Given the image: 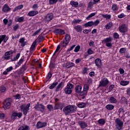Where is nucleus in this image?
I'll use <instances>...</instances> for the list:
<instances>
[{
  "label": "nucleus",
  "instance_id": "nucleus-1",
  "mask_svg": "<svg viewBox=\"0 0 130 130\" xmlns=\"http://www.w3.org/2000/svg\"><path fill=\"white\" fill-rule=\"evenodd\" d=\"M75 112H76V108L75 106L73 105L67 106L63 108V112L65 115H70V114H72Z\"/></svg>",
  "mask_w": 130,
  "mask_h": 130
},
{
  "label": "nucleus",
  "instance_id": "nucleus-2",
  "mask_svg": "<svg viewBox=\"0 0 130 130\" xmlns=\"http://www.w3.org/2000/svg\"><path fill=\"white\" fill-rule=\"evenodd\" d=\"M30 103L27 104L26 106L25 105L22 104L20 106L21 111H22L24 115H27V113H28V111H29V108H30Z\"/></svg>",
  "mask_w": 130,
  "mask_h": 130
},
{
  "label": "nucleus",
  "instance_id": "nucleus-3",
  "mask_svg": "<svg viewBox=\"0 0 130 130\" xmlns=\"http://www.w3.org/2000/svg\"><path fill=\"white\" fill-rule=\"evenodd\" d=\"M112 40H113V38L111 37H109L102 41L103 43H106V46L107 47H111L112 46Z\"/></svg>",
  "mask_w": 130,
  "mask_h": 130
},
{
  "label": "nucleus",
  "instance_id": "nucleus-4",
  "mask_svg": "<svg viewBox=\"0 0 130 130\" xmlns=\"http://www.w3.org/2000/svg\"><path fill=\"white\" fill-rule=\"evenodd\" d=\"M70 41H71V35L66 34L64 37V40L61 41V42L63 44V45L67 47V46H68V44L70 43Z\"/></svg>",
  "mask_w": 130,
  "mask_h": 130
},
{
  "label": "nucleus",
  "instance_id": "nucleus-5",
  "mask_svg": "<svg viewBox=\"0 0 130 130\" xmlns=\"http://www.w3.org/2000/svg\"><path fill=\"white\" fill-rule=\"evenodd\" d=\"M15 53V51H13L12 50L7 51L5 53L4 56L2 57L5 60H9L10 58H11V55Z\"/></svg>",
  "mask_w": 130,
  "mask_h": 130
},
{
  "label": "nucleus",
  "instance_id": "nucleus-6",
  "mask_svg": "<svg viewBox=\"0 0 130 130\" xmlns=\"http://www.w3.org/2000/svg\"><path fill=\"white\" fill-rule=\"evenodd\" d=\"M22 116H23V113L21 112L17 113V112H13L11 116V119L15 121L16 119H17V117H18V118H21Z\"/></svg>",
  "mask_w": 130,
  "mask_h": 130
},
{
  "label": "nucleus",
  "instance_id": "nucleus-7",
  "mask_svg": "<svg viewBox=\"0 0 130 130\" xmlns=\"http://www.w3.org/2000/svg\"><path fill=\"white\" fill-rule=\"evenodd\" d=\"M64 103L61 102H57L55 104L54 109V110H57V109L62 110V109L64 108Z\"/></svg>",
  "mask_w": 130,
  "mask_h": 130
},
{
  "label": "nucleus",
  "instance_id": "nucleus-8",
  "mask_svg": "<svg viewBox=\"0 0 130 130\" xmlns=\"http://www.w3.org/2000/svg\"><path fill=\"white\" fill-rule=\"evenodd\" d=\"M46 126H47V122H46L39 121L37 123L36 127L37 129H39V128H42L43 127H46Z\"/></svg>",
  "mask_w": 130,
  "mask_h": 130
},
{
  "label": "nucleus",
  "instance_id": "nucleus-9",
  "mask_svg": "<svg viewBox=\"0 0 130 130\" xmlns=\"http://www.w3.org/2000/svg\"><path fill=\"white\" fill-rule=\"evenodd\" d=\"M10 99H6V101L3 103V108L5 110L9 109L11 107V105L12 104V102L9 101Z\"/></svg>",
  "mask_w": 130,
  "mask_h": 130
},
{
  "label": "nucleus",
  "instance_id": "nucleus-10",
  "mask_svg": "<svg viewBox=\"0 0 130 130\" xmlns=\"http://www.w3.org/2000/svg\"><path fill=\"white\" fill-rule=\"evenodd\" d=\"M109 84V80L107 78H104L101 80L99 87H106Z\"/></svg>",
  "mask_w": 130,
  "mask_h": 130
},
{
  "label": "nucleus",
  "instance_id": "nucleus-11",
  "mask_svg": "<svg viewBox=\"0 0 130 130\" xmlns=\"http://www.w3.org/2000/svg\"><path fill=\"white\" fill-rule=\"evenodd\" d=\"M60 48L61 49H62L63 48H67V47L63 45V44L61 42H60V44L57 46V48L53 54V56H54L57 52H58V51H59Z\"/></svg>",
  "mask_w": 130,
  "mask_h": 130
},
{
  "label": "nucleus",
  "instance_id": "nucleus-12",
  "mask_svg": "<svg viewBox=\"0 0 130 130\" xmlns=\"http://www.w3.org/2000/svg\"><path fill=\"white\" fill-rule=\"evenodd\" d=\"M53 33L56 34V35H64L66 32L64 30L62 29L61 28H55L53 31Z\"/></svg>",
  "mask_w": 130,
  "mask_h": 130
},
{
  "label": "nucleus",
  "instance_id": "nucleus-13",
  "mask_svg": "<svg viewBox=\"0 0 130 130\" xmlns=\"http://www.w3.org/2000/svg\"><path fill=\"white\" fill-rule=\"evenodd\" d=\"M115 123L119 126V127L117 128L118 130H120L122 128V126H123V122L120 120L119 118L116 119Z\"/></svg>",
  "mask_w": 130,
  "mask_h": 130
},
{
  "label": "nucleus",
  "instance_id": "nucleus-14",
  "mask_svg": "<svg viewBox=\"0 0 130 130\" xmlns=\"http://www.w3.org/2000/svg\"><path fill=\"white\" fill-rule=\"evenodd\" d=\"M38 105H36L35 107V108L38 110V109H40V111L41 112H43L44 111V109H45V106H44V105L42 104H39V103H37Z\"/></svg>",
  "mask_w": 130,
  "mask_h": 130
},
{
  "label": "nucleus",
  "instance_id": "nucleus-15",
  "mask_svg": "<svg viewBox=\"0 0 130 130\" xmlns=\"http://www.w3.org/2000/svg\"><path fill=\"white\" fill-rule=\"evenodd\" d=\"M119 31L121 33H125L127 31V27L125 24H122L119 27Z\"/></svg>",
  "mask_w": 130,
  "mask_h": 130
},
{
  "label": "nucleus",
  "instance_id": "nucleus-16",
  "mask_svg": "<svg viewBox=\"0 0 130 130\" xmlns=\"http://www.w3.org/2000/svg\"><path fill=\"white\" fill-rule=\"evenodd\" d=\"M94 63L95 66L99 68V69H100L102 66V60H101V59L98 58L95 59Z\"/></svg>",
  "mask_w": 130,
  "mask_h": 130
},
{
  "label": "nucleus",
  "instance_id": "nucleus-17",
  "mask_svg": "<svg viewBox=\"0 0 130 130\" xmlns=\"http://www.w3.org/2000/svg\"><path fill=\"white\" fill-rule=\"evenodd\" d=\"M11 11V8L8 5V4H5L4 5L2 11L4 12V13H8Z\"/></svg>",
  "mask_w": 130,
  "mask_h": 130
},
{
  "label": "nucleus",
  "instance_id": "nucleus-18",
  "mask_svg": "<svg viewBox=\"0 0 130 130\" xmlns=\"http://www.w3.org/2000/svg\"><path fill=\"white\" fill-rule=\"evenodd\" d=\"M78 124L80 125L81 128L84 129L88 127L87 123L84 121H80L78 122Z\"/></svg>",
  "mask_w": 130,
  "mask_h": 130
},
{
  "label": "nucleus",
  "instance_id": "nucleus-19",
  "mask_svg": "<svg viewBox=\"0 0 130 130\" xmlns=\"http://www.w3.org/2000/svg\"><path fill=\"white\" fill-rule=\"evenodd\" d=\"M24 59H25V56H22L21 57V59L17 63V65L15 66V70H16L17 69V68H19V67H20L21 66V64L23 63V62H24V61H25Z\"/></svg>",
  "mask_w": 130,
  "mask_h": 130
},
{
  "label": "nucleus",
  "instance_id": "nucleus-20",
  "mask_svg": "<svg viewBox=\"0 0 130 130\" xmlns=\"http://www.w3.org/2000/svg\"><path fill=\"white\" fill-rule=\"evenodd\" d=\"M18 130H30V127L27 124H23L19 126Z\"/></svg>",
  "mask_w": 130,
  "mask_h": 130
},
{
  "label": "nucleus",
  "instance_id": "nucleus-21",
  "mask_svg": "<svg viewBox=\"0 0 130 130\" xmlns=\"http://www.w3.org/2000/svg\"><path fill=\"white\" fill-rule=\"evenodd\" d=\"M45 18L47 21L49 22L50 21H51V20H52L53 19V18H54V16H53V14L50 13V14H48V15H47L45 17Z\"/></svg>",
  "mask_w": 130,
  "mask_h": 130
},
{
  "label": "nucleus",
  "instance_id": "nucleus-22",
  "mask_svg": "<svg viewBox=\"0 0 130 130\" xmlns=\"http://www.w3.org/2000/svg\"><path fill=\"white\" fill-rule=\"evenodd\" d=\"M89 89H90V86L89 84H84L83 86V90L82 93H84L85 94L88 93V91H89Z\"/></svg>",
  "mask_w": 130,
  "mask_h": 130
},
{
  "label": "nucleus",
  "instance_id": "nucleus-23",
  "mask_svg": "<svg viewBox=\"0 0 130 130\" xmlns=\"http://www.w3.org/2000/svg\"><path fill=\"white\" fill-rule=\"evenodd\" d=\"M74 29L77 33H81L82 31H83V27H82V25H78L74 27Z\"/></svg>",
  "mask_w": 130,
  "mask_h": 130
},
{
  "label": "nucleus",
  "instance_id": "nucleus-24",
  "mask_svg": "<svg viewBox=\"0 0 130 130\" xmlns=\"http://www.w3.org/2000/svg\"><path fill=\"white\" fill-rule=\"evenodd\" d=\"M37 14H38V11L32 10V11H29L27 13V16H28V17H34L36 16Z\"/></svg>",
  "mask_w": 130,
  "mask_h": 130
},
{
  "label": "nucleus",
  "instance_id": "nucleus-25",
  "mask_svg": "<svg viewBox=\"0 0 130 130\" xmlns=\"http://www.w3.org/2000/svg\"><path fill=\"white\" fill-rule=\"evenodd\" d=\"M24 19H25L24 16H21L20 17H19V16H17L15 19V22H18L19 23H23L24 22Z\"/></svg>",
  "mask_w": 130,
  "mask_h": 130
},
{
  "label": "nucleus",
  "instance_id": "nucleus-26",
  "mask_svg": "<svg viewBox=\"0 0 130 130\" xmlns=\"http://www.w3.org/2000/svg\"><path fill=\"white\" fill-rule=\"evenodd\" d=\"M121 104H126L127 105V99L125 97L122 96L121 97V99L119 101Z\"/></svg>",
  "mask_w": 130,
  "mask_h": 130
},
{
  "label": "nucleus",
  "instance_id": "nucleus-27",
  "mask_svg": "<svg viewBox=\"0 0 130 130\" xmlns=\"http://www.w3.org/2000/svg\"><path fill=\"white\" fill-rule=\"evenodd\" d=\"M19 43H21L20 46L24 47L26 45V42L25 41V38H21L19 39Z\"/></svg>",
  "mask_w": 130,
  "mask_h": 130
},
{
  "label": "nucleus",
  "instance_id": "nucleus-28",
  "mask_svg": "<svg viewBox=\"0 0 130 130\" xmlns=\"http://www.w3.org/2000/svg\"><path fill=\"white\" fill-rule=\"evenodd\" d=\"M111 9L114 13H116L117 11H118V6H117V4H113L112 6Z\"/></svg>",
  "mask_w": 130,
  "mask_h": 130
},
{
  "label": "nucleus",
  "instance_id": "nucleus-29",
  "mask_svg": "<svg viewBox=\"0 0 130 130\" xmlns=\"http://www.w3.org/2000/svg\"><path fill=\"white\" fill-rule=\"evenodd\" d=\"M52 71H50L49 72V73H48V75H47L45 80H46V82H48V81H49V80H50V79H51L52 77V73L51 72Z\"/></svg>",
  "mask_w": 130,
  "mask_h": 130
},
{
  "label": "nucleus",
  "instance_id": "nucleus-30",
  "mask_svg": "<svg viewBox=\"0 0 130 130\" xmlns=\"http://www.w3.org/2000/svg\"><path fill=\"white\" fill-rule=\"evenodd\" d=\"M23 8H24V5H19L14 8L13 12H17L19 10H22Z\"/></svg>",
  "mask_w": 130,
  "mask_h": 130
},
{
  "label": "nucleus",
  "instance_id": "nucleus-31",
  "mask_svg": "<svg viewBox=\"0 0 130 130\" xmlns=\"http://www.w3.org/2000/svg\"><path fill=\"white\" fill-rule=\"evenodd\" d=\"M70 5L73 8H78L79 7V3L78 2L71 1Z\"/></svg>",
  "mask_w": 130,
  "mask_h": 130
},
{
  "label": "nucleus",
  "instance_id": "nucleus-32",
  "mask_svg": "<svg viewBox=\"0 0 130 130\" xmlns=\"http://www.w3.org/2000/svg\"><path fill=\"white\" fill-rule=\"evenodd\" d=\"M82 86L81 85H77L75 87V92L76 93H82Z\"/></svg>",
  "mask_w": 130,
  "mask_h": 130
},
{
  "label": "nucleus",
  "instance_id": "nucleus-33",
  "mask_svg": "<svg viewBox=\"0 0 130 130\" xmlns=\"http://www.w3.org/2000/svg\"><path fill=\"white\" fill-rule=\"evenodd\" d=\"M109 102L111 104H116L117 103V100L115 99L114 96H111L109 100Z\"/></svg>",
  "mask_w": 130,
  "mask_h": 130
},
{
  "label": "nucleus",
  "instance_id": "nucleus-34",
  "mask_svg": "<svg viewBox=\"0 0 130 130\" xmlns=\"http://www.w3.org/2000/svg\"><path fill=\"white\" fill-rule=\"evenodd\" d=\"M105 108L107 110H113L114 109V106L112 104H108L106 106Z\"/></svg>",
  "mask_w": 130,
  "mask_h": 130
},
{
  "label": "nucleus",
  "instance_id": "nucleus-35",
  "mask_svg": "<svg viewBox=\"0 0 130 130\" xmlns=\"http://www.w3.org/2000/svg\"><path fill=\"white\" fill-rule=\"evenodd\" d=\"M58 85V82H54L50 86H49V89L50 90H52L53 89H54L56 86Z\"/></svg>",
  "mask_w": 130,
  "mask_h": 130
},
{
  "label": "nucleus",
  "instance_id": "nucleus-36",
  "mask_svg": "<svg viewBox=\"0 0 130 130\" xmlns=\"http://www.w3.org/2000/svg\"><path fill=\"white\" fill-rule=\"evenodd\" d=\"M84 26L85 28H87V27H92V26H93V21H88V22L85 23L84 24Z\"/></svg>",
  "mask_w": 130,
  "mask_h": 130
},
{
  "label": "nucleus",
  "instance_id": "nucleus-37",
  "mask_svg": "<svg viewBox=\"0 0 130 130\" xmlns=\"http://www.w3.org/2000/svg\"><path fill=\"white\" fill-rule=\"evenodd\" d=\"M63 85V82H60L56 87V89L55 90V92H58V91L60 90V88H61V86H62Z\"/></svg>",
  "mask_w": 130,
  "mask_h": 130
},
{
  "label": "nucleus",
  "instance_id": "nucleus-38",
  "mask_svg": "<svg viewBox=\"0 0 130 130\" xmlns=\"http://www.w3.org/2000/svg\"><path fill=\"white\" fill-rule=\"evenodd\" d=\"M129 84V81L121 80L120 82L121 86H127Z\"/></svg>",
  "mask_w": 130,
  "mask_h": 130
},
{
  "label": "nucleus",
  "instance_id": "nucleus-39",
  "mask_svg": "<svg viewBox=\"0 0 130 130\" xmlns=\"http://www.w3.org/2000/svg\"><path fill=\"white\" fill-rule=\"evenodd\" d=\"M98 122L99 124H101V125H104V124H105V123H106V121H105V119L103 118H101L98 120Z\"/></svg>",
  "mask_w": 130,
  "mask_h": 130
},
{
  "label": "nucleus",
  "instance_id": "nucleus-40",
  "mask_svg": "<svg viewBox=\"0 0 130 130\" xmlns=\"http://www.w3.org/2000/svg\"><path fill=\"white\" fill-rule=\"evenodd\" d=\"M74 85L73 84H72L70 82H68L65 88H66L67 89H69L70 90H73V88H74Z\"/></svg>",
  "mask_w": 130,
  "mask_h": 130
},
{
  "label": "nucleus",
  "instance_id": "nucleus-41",
  "mask_svg": "<svg viewBox=\"0 0 130 130\" xmlns=\"http://www.w3.org/2000/svg\"><path fill=\"white\" fill-rule=\"evenodd\" d=\"M113 26V23H112V22H110L105 25L106 29H107V30H109V29H110V28H111Z\"/></svg>",
  "mask_w": 130,
  "mask_h": 130
},
{
  "label": "nucleus",
  "instance_id": "nucleus-42",
  "mask_svg": "<svg viewBox=\"0 0 130 130\" xmlns=\"http://www.w3.org/2000/svg\"><path fill=\"white\" fill-rule=\"evenodd\" d=\"M64 92L67 95H70L73 93V89H70L65 87Z\"/></svg>",
  "mask_w": 130,
  "mask_h": 130
},
{
  "label": "nucleus",
  "instance_id": "nucleus-43",
  "mask_svg": "<svg viewBox=\"0 0 130 130\" xmlns=\"http://www.w3.org/2000/svg\"><path fill=\"white\" fill-rule=\"evenodd\" d=\"M102 17L106 19V20H110V19H111V15L110 14H102Z\"/></svg>",
  "mask_w": 130,
  "mask_h": 130
},
{
  "label": "nucleus",
  "instance_id": "nucleus-44",
  "mask_svg": "<svg viewBox=\"0 0 130 130\" xmlns=\"http://www.w3.org/2000/svg\"><path fill=\"white\" fill-rule=\"evenodd\" d=\"M66 66L67 69H70V68H73L75 66V64L72 62H69L66 63Z\"/></svg>",
  "mask_w": 130,
  "mask_h": 130
},
{
  "label": "nucleus",
  "instance_id": "nucleus-45",
  "mask_svg": "<svg viewBox=\"0 0 130 130\" xmlns=\"http://www.w3.org/2000/svg\"><path fill=\"white\" fill-rule=\"evenodd\" d=\"M86 105H87L86 103H81L78 104L77 106L79 108H85V107H86Z\"/></svg>",
  "mask_w": 130,
  "mask_h": 130
},
{
  "label": "nucleus",
  "instance_id": "nucleus-46",
  "mask_svg": "<svg viewBox=\"0 0 130 130\" xmlns=\"http://www.w3.org/2000/svg\"><path fill=\"white\" fill-rule=\"evenodd\" d=\"M35 47H36V41H35L31 44V47L30 48V51H33Z\"/></svg>",
  "mask_w": 130,
  "mask_h": 130
},
{
  "label": "nucleus",
  "instance_id": "nucleus-47",
  "mask_svg": "<svg viewBox=\"0 0 130 130\" xmlns=\"http://www.w3.org/2000/svg\"><path fill=\"white\" fill-rule=\"evenodd\" d=\"M125 51H126V48H121L120 49L119 52L121 54H122V53H125Z\"/></svg>",
  "mask_w": 130,
  "mask_h": 130
},
{
  "label": "nucleus",
  "instance_id": "nucleus-48",
  "mask_svg": "<svg viewBox=\"0 0 130 130\" xmlns=\"http://www.w3.org/2000/svg\"><path fill=\"white\" fill-rule=\"evenodd\" d=\"M7 90V88L5 87L4 86H1L0 87V91L1 93H4V92H6V90Z\"/></svg>",
  "mask_w": 130,
  "mask_h": 130
},
{
  "label": "nucleus",
  "instance_id": "nucleus-49",
  "mask_svg": "<svg viewBox=\"0 0 130 130\" xmlns=\"http://www.w3.org/2000/svg\"><path fill=\"white\" fill-rule=\"evenodd\" d=\"M87 95V94H84V92H81L80 94V98L81 99H82L83 100H84V99H86V95Z\"/></svg>",
  "mask_w": 130,
  "mask_h": 130
},
{
  "label": "nucleus",
  "instance_id": "nucleus-50",
  "mask_svg": "<svg viewBox=\"0 0 130 130\" xmlns=\"http://www.w3.org/2000/svg\"><path fill=\"white\" fill-rule=\"evenodd\" d=\"M42 30V28H39L38 30H37L32 34V36H37V35H38V34L40 33V31H41Z\"/></svg>",
  "mask_w": 130,
  "mask_h": 130
},
{
  "label": "nucleus",
  "instance_id": "nucleus-51",
  "mask_svg": "<svg viewBox=\"0 0 130 130\" xmlns=\"http://www.w3.org/2000/svg\"><path fill=\"white\" fill-rule=\"evenodd\" d=\"M50 71H52L54 69H55V63H51L49 67Z\"/></svg>",
  "mask_w": 130,
  "mask_h": 130
},
{
  "label": "nucleus",
  "instance_id": "nucleus-52",
  "mask_svg": "<svg viewBox=\"0 0 130 130\" xmlns=\"http://www.w3.org/2000/svg\"><path fill=\"white\" fill-rule=\"evenodd\" d=\"M80 49H81V46H80V45H77L75 47L74 51V52H79V51H80Z\"/></svg>",
  "mask_w": 130,
  "mask_h": 130
},
{
  "label": "nucleus",
  "instance_id": "nucleus-53",
  "mask_svg": "<svg viewBox=\"0 0 130 130\" xmlns=\"http://www.w3.org/2000/svg\"><path fill=\"white\" fill-rule=\"evenodd\" d=\"M88 70L89 69H88V68L85 67L84 68V69L82 70V74L83 75H86V74L87 75V74H88Z\"/></svg>",
  "mask_w": 130,
  "mask_h": 130
},
{
  "label": "nucleus",
  "instance_id": "nucleus-54",
  "mask_svg": "<svg viewBox=\"0 0 130 130\" xmlns=\"http://www.w3.org/2000/svg\"><path fill=\"white\" fill-rule=\"evenodd\" d=\"M47 107L49 111H52L53 110V106H52V105H48Z\"/></svg>",
  "mask_w": 130,
  "mask_h": 130
},
{
  "label": "nucleus",
  "instance_id": "nucleus-55",
  "mask_svg": "<svg viewBox=\"0 0 130 130\" xmlns=\"http://www.w3.org/2000/svg\"><path fill=\"white\" fill-rule=\"evenodd\" d=\"M80 22H82V19H74L73 21V24H80Z\"/></svg>",
  "mask_w": 130,
  "mask_h": 130
},
{
  "label": "nucleus",
  "instance_id": "nucleus-56",
  "mask_svg": "<svg viewBox=\"0 0 130 130\" xmlns=\"http://www.w3.org/2000/svg\"><path fill=\"white\" fill-rule=\"evenodd\" d=\"M113 37L115 39H118L119 38V35L117 32L113 34Z\"/></svg>",
  "mask_w": 130,
  "mask_h": 130
},
{
  "label": "nucleus",
  "instance_id": "nucleus-57",
  "mask_svg": "<svg viewBox=\"0 0 130 130\" xmlns=\"http://www.w3.org/2000/svg\"><path fill=\"white\" fill-rule=\"evenodd\" d=\"M96 15V13H92L89 14L87 17L86 20H89L90 18H92V17H94Z\"/></svg>",
  "mask_w": 130,
  "mask_h": 130
},
{
  "label": "nucleus",
  "instance_id": "nucleus-58",
  "mask_svg": "<svg viewBox=\"0 0 130 130\" xmlns=\"http://www.w3.org/2000/svg\"><path fill=\"white\" fill-rule=\"evenodd\" d=\"M118 113H119V114H120V113H124L125 111H124V108H123V107H121L120 108L118 111Z\"/></svg>",
  "mask_w": 130,
  "mask_h": 130
},
{
  "label": "nucleus",
  "instance_id": "nucleus-59",
  "mask_svg": "<svg viewBox=\"0 0 130 130\" xmlns=\"http://www.w3.org/2000/svg\"><path fill=\"white\" fill-rule=\"evenodd\" d=\"M57 3V0H49V5H54Z\"/></svg>",
  "mask_w": 130,
  "mask_h": 130
},
{
  "label": "nucleus",
  "instance_id": "nucleus-60",
  "mask_svg": "<svg viewBox=\"0 0 130 130\" xmlns=\"http://www.w3.org/2000/svg\"><path fill=\"white\" fill-rule=\"evenodd\" d=\"M114 88H115V85H113V84H111V85H110V86L109 87V90L110 92L112 91V90H113L114 89Z\"/></svg>",
  "mask_w": 130,
  "mask_h": 130
},
{
  "label": "nucleus",
  "instance_id": "nucleus-61",
  "mask_svg": "<svg viewBox=\"0 0 130 130\" xmlns=\"http://www.w3.org/2000/svg\"><path fill=\"white\" fill-rule=\"evenodd\" d=\"M94 5H95V4H94V2H90L88 4V8H89V9H91V8H92L93 6H94Z\"/></svg>",
  "mask_w": 130,
  "mask_h": 130
},
{
  "label": "nucleus",
  "instance_id": "nucleus-62",
  "mask_svg": "<svg viewBox=\"0 0 130 130\" xmlns=\"http://www.w3.org/2000/svg\"><path fill=\"white\" fill-rule=\"evenodd\" d=\"M100 23V21L99 20H96L94 21H93V26H97Z\"/></svg>",
  "mask_w": 130,
  "mask_h": 130
},
{
  "label": "nucleus",
  "instance_id": "nucleus-63",
  "mask_svg": "<svg viewBox=\"0 0 130 130\" xmlns=\"http://www.w3.org/2000/svg\"><path fill=\"white\" fill-rule=\"evenodd\" d=\"M75 47H76V45H72L70 48H69L67 50V52H70V51H72V50H73L74 49V48H75Z\"/></svg>",
  "mask_w": 130,
  "mask_h": 130
},
{
  "label": "nucleus",
  "instance_id": "nucleus-64",
  "mask_svg": "<svg viewBox=\"0 0 130 130\" xmlns=\"http://www.w3.org/2000/svg\"><path fill=\"white\" fill-rule=\"evenodd\" d=\"M13 97L16 100L21 99V94H17L15 95H14Z\"/></svg>",
  "mask_w": 130,
  "mask_h": 130
}]
</instances>
